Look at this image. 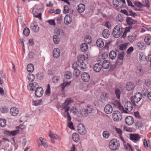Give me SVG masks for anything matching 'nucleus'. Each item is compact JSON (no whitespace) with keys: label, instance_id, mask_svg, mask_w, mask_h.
Instances as JSON below:
<instances>
[{"label":"nucleus","instance_id":"1","mask_svg":"<svg viewBox=\"0 0 151 151\" xmlns=\"http://www.w3.org/2000/svg\"><path fill=\"white\" fill-rule=\"evenodd\" d=\"M121 112L127 114L133 109V106H135L136 104H124V107L122 104H114Z\"/></svg>","mask_w":151,"mask_h":151},{"label":"nucleus","instance_id":"2","mask_svg":"<svg viewBox=\"0 0 151 151\" xmlns=\"http://www.w3.org/2000/svg\"><path fill=\"white\" fill-rule=\"evenodd\" d=\"M68 105L64 104V105L62 106V109H64L65 112L67 113V115L66 116L64 115V116L65 118H67L68 121L69 122L68 125V127L71 129H73L74 128L73 126V123L72 122H70L71 121V117L68 112L70 109L69 106H68Z\"/></svg>","mask_w":151,"mask_h":151},{"label":"nucleus","instance_id":"3","mask_svg":"<svg viewBox=\"0 0 151 151\" xmlns=\"http://www.w3.org/2000/svg\"><path fill=\"white\" fill-rule=\"evenodd\" d=\"M109 146L110 149L111 150H117L120 147L119 142L116 139H113L109 142Z\"/></svg>","mask_w":151,"mask_h":151},{"label":"nucleus","instance_id":"4","mask_svg":"<svg viewBox=\"0 0 151 151\" xmlns=\"http://www.w3.org/2000/svg\"><path fill=\"white\" fill-rule=\"evenodd\" d=\"M122 27L120 24L116 25L114 28L113 31V36L115 38H118L122 34Z\"/></svg>","mask_w":151,"mask_h":151},{"label":"nucleus","instance_id":"5","mask_svg":"<svg viewBox=\"0 0 151 151\" xmlns=\"http://www.w3.org/2000/svg\"><path fill=\"white\" fill-rule=\"evenodd\" d=\"M142 94L139 92H137L134 95L133 97L131 98V101L132 104L138 103L141 99Z\"/></svg>","mask_w":151,"mask_h":151},{"label":"nucleus","instance_id":"6","mask_svg":"<svg viewBox=\"0 0 151 151\" xmlns=\"http://www.w3.org/2000/svg\"><path fill=\"white\" fill-rule=\"evenodd\" d=\"M112 117L113 120L115 121H119L122 118L120 113L118 111H115L112 114Z\"/></svg>","mask_w":151,"mask_h":151},{"label":"nucleus","instance_id":"7","mask_svg":"<svg viewBox=\"0 0 151 151\" xmlns=\"http://www.w3.org/2000/svg\"><path fill=\"white\" fill-rule=\"evenodd\" d=\"M132 28V27L131 26L127 27L125 28L122 27V37L124 38H125L127 35V34L130 32V30Z\"/></svg>","mask_w":151,"mask_h":151},{"label":"nucleus","instance_id":"8","mask_svg":"<svg viewBox=\"0 0 151 151\" xmlns=\"http://www.w3.org/2000/svg\"><path fill=\"white\" fill-rule=\"evenodd\" d=\"M43 89L41 87H37L35 90V95L38 97H41L43 95Z\"/></svg>","mask_w":151,"mask_h":151},{"label":"nucleus","instance_id":"9","mask_svg":"<svg viewBox=\"0 0 151 151\" xmlns=\"http://www.w3.org/2000/svg\"><path fill=\"white\" fill-rule=\"evenodd\" d=\"M78 132L81 134H84L86 133V130L84 126L81 124H79L78 127Z\"/></svg>","mask_w":151,"mask_h":151},{"label":"nucleus","instance_id":"10","mask_svg":"<svg viewBox=\"0 0 151 151\" xmlns=\"http://www.w3.org/2000/svg\"><path fill=\"white\" fill-rule=\"evenodd\" d=\"M134 119L131 116H127L125 119V123L127 125H131L133 123Z\"/></svg>","mask_w":151,"mask_h":151},{"label":"nucleus","instance_id":"11","mask_svg":"<svg viewBox=\"0 0 151 151\" xmlns=\"http://www.w3.org/2000/svg\"><path fill=\"white\" fill-rule=\"evenodd\" d=\"M129 138L130 140L134 141H139L140 138L139 135L136 134H130Z\"/></svg>","mask_w":151,"mask_h":151},{"label":"nucleus","instance_id":"12","mask_svg":"<svg viewBox=\"0 0 151 151\" xmlns=\"http://www.w3.org/2000/svg\"><path fill=\"white\" fill-rule=\"evenodd\" d=\"M81 77L82 80L85 82H88L90 78L89 75L86 72H84L82 74Z\"/></svg>","mask_w":151,"mask_h":151},{"label":"nucleus","instance_id":"13","mask_svg":"<svg viewBox=\"0 0 151 151\" xmlns=\"http://www.w3.org/2000/svg\"><path fill=\"white\" fill-rule=\"evenodd\" d=\"M72 18L71 16L66 15L64 17V22L66 25L70 24L72 21Z\"/></svg>","mask_w":151,"mask_h":151},{"label":"nucleus","instance_id":"14","mask_svg":"<svg viewBox=\"0 0 151 151\" xmlns=\"http://www.w3.org/2000/svg\"><path fill=\"white\" fill-rule=\"evenodd\" d=\"M113 111V108L111 104H107L104 108L105 112L108 114L112 113Z\"/></svg>","mask_w":151,"mask_h":151},{"label":"nucleus","instance_id":"15","mask_svg":"<svg viewBox=\"0 0 151 151\" xmlns=\"http://www.w3.org/2000/svg\"><path fill=\"white\" fill-rule=\"evenodd\" d=\"M126 22L127 24L130 26L137 23L136 20L133 19L129 17H127L126 18Z\"/></svg>","mask_w":151,"mask_h":151},{"label":"nucleus","instance_id":"16","mask_svg":"<svg viewBox=\"0 0 151 151\" xmlns=\"http://www.w3.org/2000/svg\"><path fill=\"white\" fill-rule=\"evenodd\" d=\"M10 114L14 116H17L19 114V111L18 109L15 107H12L10 109Z\"/></svg>","mask_w":151,"mask_h":151},{"label":"nucleus","instance_id":"17","mask_svg":"<svg viewBox=\"0 0 151 151\" xmlns=\"http://www.w3.org/2000/svg\"><path fill=\"white\" fill-rule=\"evenodd\" d=\"M39 139L41 142V144L39 145V146H40L41 145H42L43 147L45 148H46L48 147V145L47 142V141L45 139L43 138L42 137H40L39 138Z\"/></svg>","mask_w":151,"mask_h":151},{"label":"nucleus","instance_id":"18","mask_svg":"<svg viewBox=\"0 0 151 151\" xmlns=\"http://www.w3.org/2000/svg\"><path fill=\"white\" fill-rule=\"evenodd\" d=\"M60 54V50L58 48H55L53 51V56L55 58H58Z\"/></svg>","mask_w":151,"mask_h":151},{"label":"nucleus","instance_id":"19","mask_svg":"<svg viewBox=\"0 0 151 151\" xmlns=\"http://www.w3.org/2000/svg\"><path fill=\"white\" fill-rule=\"evenodd\" d=\"M137 36L134 33L130 34L128 36V40L131 42H132L136 40Z\"/></svg>","mask_w":151,"mask_h":151},{"label":"nucleus","instance_id":"20","mask_svg":"<svg viewBox=\"0 0 151 151\" xmlns=\"http://www.w3.org/2000/svg\"><path fill=\"white\" fill-rule=\"evenodd\" d=\"M109 96V94L105 92L102 93L101 95V101L102 103H104V102L107 99Z\"/></svg>","mask_w":151,"mask_h":151},{"label":"nucleus","instance_id":"21","mask_svg":"<svg viewBox=\"0 0 151 151\" xmlns=\"http://www.w3.org/2000/svg\"><path fill=\"white\" fill-rule=\"evenodd\" d=\"M85 9V5L83 4H79L77 7V9L79 13L83 12Z\"/></svg>","mask_w":151,"mask_h":151},{"label":"nucleus","instance_id":"22","mask_svg":"<svg viewBox=\"0 0 151 151\" xmlns=\"http://www.w3.org/2000/svg\"><path fill=\"white\" fill-rule=\"evenodd\" d=\"M102 67L101 65L99 63L96 64L93 67L94 71L96 72H99L101 70Z\"/></svg>","mask_w":151,"mask_h":151},{"label":"nucleus","instance_id":"23","mask_svg":"<svg viewBox=\"0 0 151 151\" xmlns=\"http://www.w3.org/2000/svg\"><path fill=\"white\" fill-rule=\"evenodd\" d=\"M102 35L103 37L105 38H108L109 36L110 33L108 29L104 30L102 32Z\"/></svg>","mask_w":151,"mask_h":151},{"label":"nucleus","instance_id":"24","mask_svg":"<svg viewBox=\"0 0 151 151\" xmlns=\"http://www.w3.org/2000/svg\"><path fill=\"white\" fill-rule=\"evenodd\" d=\"M72 138L73 141L75 142H78L80 139L78 134L76 133L73 134Z\"/></svg>","mask_w":151,"mask_h":151},{"label":"nucleus","instance_id":"25","mask_svg":"<svg viewBox=\"0 0 151 151\" xmlns=\"http://www.w3.org/2000/svg\"><path fill=\"white\" fill-rule=\"evenodd\" d=\"M30 28L35 32H38L39 28L37 25L32 24L30 25Z\"/></svg>","mask_w":151,"mask_h":151},{"label":"nucleus","instance_id":"26","mask_svg":"<svg viewBox=\"0 0 151 151\" xmlns=\"http://www.w3.org/2000/svg\"><path fill=\"white\" fill-rule=\"evenodd\" d=\"M110 63L107 60H104L103 62L102 67L103 68L106 69L109 66Z\"/></svg>","mask_w":151,"mask_h":151},{"label":"nucleus","instance_id":"27","mask_svg":"<svg viewBox=\"0 0 151 151\" xmlns=\"http://www.w3.org/2000/svg\"><path fill=\"white\" fill-rule=\"evenodd\" d=\"M85 56L83 55H79L78 57V60L79 63L80 64H82L83 63H84V61L85 60Z\"/></svg>","mask_w":151,"mask_h":151},{"label":"nucleus","instance_id":"28","mask_svg":"<svg viewBox=\"0 0 151 151\" xmlns=\"http://www.w3.org/2000/svg\"><path fill=\"white\" fill-rule=\"evenodd\" d=\"M134 86L132 82L128 83L126 85V88L127 90L129 91L134 89Z\"/></svg>","mask_w":151,"mask_h":151},{"label":"nucleus","instance_id":"29","mask_svg":"<svg viewBox=\"0 0 151 151\" xmlns=\"http://www.w3.org/2000/svg\"><path fill=\"white\" fill-rule=\"evenodd\" d=\"M88 47L86 43H83L80 46V48L83 52L86 51L88 49Z\"/></svg>","mask_w":151,"mask_h":151},{"label":"nucleus","instance_id":"30","mask_svg":"<svg viewBox=\"0 0 151 151\" xmlns=\"http://www.w3.org/2000/svg\"><path fill=\"white\" fill-rule=\"evenodd\" d=\"M96 43L97 46L100 47H101L104 45L103 40L101 38L98 39L96 41Z\"/></svg>","mask_w":151,"mask_h":151},{"label":"nucleus","instance_id":"31","mask_svg":"<svg viewBox=\"0 0 151 151\" xmlns=\"http://www.w3.org/2000/svg\"><path fill=\"white\" fill-rule=\"evenodd\" d=\"M55 35L58 37H60L63 35V30L59 28H57L55 32Z\"/></svg>","mask_w":151,"mask_h":151},{"label":"nucleus","instance_id":"32","mask_svg":"<svg viewBox=\"0 0 151 151\" xmlns=\"http://www.w3.org/2000/svg\"><path fill=\"white\" fill-rule=\"evenodd\" d=\"M116 56V54L115 51L112 50L109 53L110 58L112 60L114 59Z\"/></svg>","mask_w":151,"mask_h":151},{"label":"nucleus","instance_id":"33","mask_svg":"<svg viewBox=\"0 0 151 151\" xmlns=\"http://www.w3.org/2000/svg\"><path fill=\"white\" fill-rule=\"evenodd\" d=\"M27 69L28 72L29 73L32 72L34 69L33 65L31 63L29 64L27 66Z\"/></svg>","mask_w":151,"mask_h":151},{"label":"nucleus","instance_id":"34","mask_svg":"<svg viewBox=\"0 0 151 151\" xmlns=\"http://www.w3.org/2000/svg\"><path fill=\"white\" fill-rule=\"evenodd\" d=\"M10 136H15L19 133V129H18L11 131H8L7 132Z\"/></svg>","mask_w":151,"mask_h":151},{"label":"nucleus","instance_id":"35","mask_svg":"<svg viewBox=\"0 0 151 151\" xmlns=\"http://www.w3.org/2000/svg\"><path fill=\"white\" fill-rule=\"evenodd\" d=\"M115 130L116 131V133L118 134V135L120 137L121 139L123 140V138L122 136V130L120 128H118L116 127H115Z\"/></svg>","mask_w":151,"mask_h":151},{"label":"nucleus","instance_id":"36","mask_svg":"<svg viewBox=\"0 0 151 151\" xmlns=\"http://www.w3.org/2000/svg\"><path fill=\"white\" fill-rule=\"evenodd\" d=\"M113 5L115 7L119 6V7H122V5L121 4V1L119 0H114L113 1Z\"/></svg>","mask_w":151,"mask_h":151},{"label":"nucleus","instance_id":"37","mask_svg":"<svg viewBox=\"0 0 151 151\" xmlns=\"http://www.w3.org/2000/svg\"><path fill=\"white\" fill-rule=\"evenodd\" d=\"M80 112L81 115L84 117L86 116L88 113V111L86 110V108H83L81 109L80 111Z\"/></svg>","mask_w":151,"mask_h":151},{"label":"nucleus","instance_id":"38","mask_svg":"<svg viewBox=\"0 0 151 151\" xmlns=\"http://www.w3.org/2000/svg\"><path fill=\"white\" fill-rule=\"evenodd\" d=\"M128 44V43H125L120 45L119 46V49L121 50H125L127 47Z\"/></svg>","mask_w":151,"mask_h":151},{"label":"nucleus","instance_id":"39","mask_svg":"<svg viewBox=\"0 0 151 151\" xmlns=\"http://www.w3.org/2000/svg\"><path fill=\"white\" fill-rule=\"evenodd\" d=\"M70 82H64L63 83H61L60 84V86L62 88V90L63 91V90H64L65 88L67 86L70 85Z\"/></svg>","mask_w":151,"mask_h":151},{"label":"nucleus","instance_id":"40","mask_svg":"<svg viewBox=\"0 0 151 151\" xmlns=\"http://www.w3.org/2000/svg\"><path fill=\"white\" fill-rule=\"evenodd\" d=\"M49 135L51 138H53L56 139H58V140H60L61 139V138L60 136L52 133H50Z\"/></svg>","mask_w":151,"mask_h":151},{"label":"nucleus","instance_id":"41","mask_svg":"<svg viewBox=\"0 0 151 151\" xmlns=\"http://www.w3.org/2000/svg\"><path fill=\"white\" fill-rule=\"evenodd\" d=\"M80 70L83 71L86 70L87 69L86 65L85 63L80 64Z\"/></svg>","mask_w":151,"mask_h":151},{"label":"nucleus","instance_id":"42","mask_svg":"<svg viewBox=\"0 0 151 151\" xmlns=\"http://www.w3.org/2000/svg\"><path fill=\"white\" fill-rule=\"evenodd\" d=\"M84 41L85 43L90 44L92 42V40L91 37L89 36H86L85 37Z\"/></svg>","mask_w":151,"mask_h":151},{"label":"nucleus","instance_id":"43","mask_svg":"<svg viewBox=\"0 0 151 151\" xmlns=\"http://www.w3.org/2000/svg\"><path fill=\"white\" fill-rule=\"evenodd\" d=\"M0 111L2 113H6L8 111V109L6 106H3L0 108Z\"/></svg>","mask_w":151,"mask_h":151},{"label":"nucleus","instance_id":"44","mask_svg":"<svg viewBox=\"0 0 151 151\" xmlns=\"http://www.w3.org/2000/svg\"><path fill=\"white\" fill-rule=\"evenodd\" d=\"M64 77L66 79H69L72 77V74L70 72L67 71L65 73Z\"/></svg>","mask_w":151,"mask_h":151},{"label":"nucleus","instance_id":"45","mask_svg":"<svg viewBox=\"0 0 151 151\" xmlns=\"http://www.w3.org/2000/svg\"><path fill=\"white\" fill-rule=\"evenodd\" d=\"M144 41L146 43L147 45L151 44V38L150 37H146L144 39Z\"/></svg>","mask_w":151,"mask_h":151},{"label":"nucleus","instance_id":"46","mask_svg":"<svg viewBox=\"0 0 151 151\" xmlns=\"http://www.w3.org/2000/svg\"><path fill=\"white\" fill-rule=\"evenodd\" d=\"M6 125V121L3 119H0V127H4Z\"/></svg>","mask_w":151,"mask_h":151},{"label":"nucleus","instance_id":"47","mask_svg":"<svg viewBox=\"0 0 151 151\" xmlns=\"http://www.w3.org/2000/svg\"><path fill=\"white\" fill-rule=\"evenodd\" d=\"M53 39L54 43L55 44H58L60 42V39L58 38V37L55 35L53 36Z\"/></svg>","mask_w":151,"mask_h":151},{"label":"nucleus","instance_id":"48","mask_svg":"<svg viewBox=\"0 0 151 151\" xmlns=\"http://www.w3.org/2000/svg\"><path fill=\"white\" fill-rule=\"evenodd\" d=\"M125 55V53L124 52L119 53L118 54V59L120 60H122Z\"/></svg>","mask_w":151,"mask_h":151},{"label":"nucleus","instance_id":"49","mask_svg":"<svg viewBox=\"0 0 151 151\" xmlns=\"http://www.w3.org/2000/svg\"><path fill=\"white\" fill-rule=\"evenodd\" d=\"M30 33V31L28 28H25L24 30L23 33L24 35L26 36H28Z\"/></svg>","mask_w":151,"mask_h":151},{"label":"nucleus","instance_id":"50","mask_svg":"<svg viewBox=\"0 0 151 151\" xmlns=\"http://www.w3.org/2000/svg\"><path fill=\"white\" fill-rule=\"evenodd\" d=\"M102 134L103 137L105 139L108 138L110 136L109 132L107 131H104Z\"/></svg>","mask_w":151,"mask_h":151},{"label":"nucleus","instance_id":"51","mask_svg":"<svg viewBox=\"0 0 151 151\" xmlns=\"http://www.w3.org/2000/svg\"><path fill=\"white\" fill-rule=\"evenodd\" d=\"M119 60H117L115 62V64L112 66H111V68H115V67L117 65H121L122 64V63L120 62Z\"/></svg>","mask_w":151,"mask_h":151},{"label":"nucleus","instance_id":"52","mask_svg":"<svg viewBox=\"0 0 151 151\" xmlns=\"http://www.w3.org/2000/svg\"><path fill=\"white\" fill-rule=\"evenodd\" d=\"M27 77L29 80L30 82L33 81L35 79L34 75L32 74H29Z\"/></svg>","mask_w":151,"mask_h":151},{"label":"nucleus","instance_id":"53","mask_svg":"<svg viewBox=\"0 0 151 151\" xmlns=\"http://www.w3.org/2000/svg\"><path fill=\"white\" fill-rule=\"evenodd\" d=\"M115 93L117 98L118 99H119L120 98V94L121 93L120 89L118 88L116 89L115 90Z\"/></svg>","mask_w":151,"mask_h":151},{"label":"nucleus","instance_id":"54","mask_svg":"<svg viewBox=\"0 0 151 151\" xmlns=\"http://www.w3.org/2000/svg\"><path fill=\"white\" fill-rule=\"evenodd\" d=\"M144 43L143 42H139L137 44L138 48L140 50H142L144 47Z\"/></svg>","mask_w":151,"mask_h":151},{"label":"nucleus","instance_id":"55","mask_svg":"<svg viewBox=\"0 0 151 151\" xmlns=\"http://www.w3.org/2000/svg\"><path fill=\"white\" fill-rule=\"evenodd\" d=\"M86 109L88 111V113H91L93 110L92 106L91 104H89L86 107Z\"/></svg>","mask_w":151,"mask_h":151},{"label":"nucleus","instance_id":"56","mask_svg":"<svg viewBox=\"0 0 151 151\" xmlns=\"http://www.w3.org/2000/svg\"><path fill=\"white\" fill-rule=\"evenodd\" d=\"M136 72L137 74H142L143 73V72L142 70V67H138L136 71Z\"/></svg>","mask_w":151,"mask_h":151},{"label":"nucleus","instance_id":"57","mask_svg":"<svg viewBox=\"0 0 151 151\" xmlns=\"http://www.w3.org/2000/svg\"><path fill=\"white\" fill-rule=\"evenodd\" d=\"M80 73V71L79 69L74 70L73 74V75L76 76H79Z\"/></svg>","mask_w":151,"mask_h":151},{"label":"nucleus","instance_id":"58","mask_svg":"<svg viewBox=\"0 0 151 151\" xmlns=\"http://www.w3.org/2000/svg\"><path fill=\"white\" fill-rule=\"evenodd\" d=\"M74 103L73 101L70 98H69L67 99L64 104H70L71 103Z\"/></svg>","mask_w":151,"mask_h":151},{"label":"nucleus","instance_id":"59","mask_svg":"<svg viewBox=\"0 0 151 151\" xmlns=\"http://www.w3.org/2000/svg\"><path fill=\"white\" fill-rule=\"evenodd\" d=\"M79 63L74 62L73 64L72 68L74 70H76L78 69V68L79 66Z\"/></svg>","mask_w":151,"mask_h":151},{"label":"nucleus","instance_id":"60","mask_svg":"<svg viewBox=\"0 0 151 151\" xmlns=\"http://www.w3.org/2000/svg\"><path fill=\"white\" fill-rule=\"evenodd\" d=\"M32 86H34V87H35L36 88H37V87H38V85L37 83L36 82H34L31 83H30L29 84V87L30 88H30H32Z\"/></svg>","mask_w":151,"mask_h":151},{"label":"nucleus","instance_id":"61","mask_svg":"<svg viewBox=\"0 0 151 151\" xmlns=\"http://www.w3.org/2000/svg\"><path fill=\"white\" fill-rule=\"evenodd\" d=\"M37 78L38 79L41 80L43 79L44 76L43 74L41 73H38L36 75Z\"/></svg>","mask_w":151,"mask_h":151},{"label":"nucleus","instance_id":"62","mask_svg":"<svg viewBox=\"0 0 151 151\" xmlns=\"http://www.w3.org/2000/svg\"><path fill=\"white\" fill-rule=\"evenodd\" d=\"M69 9L68 7L66 5L64 7L63 13L64 14H67L69 12Z\"/></svg>","mask_w":151,"mask_h":151},{"label":"nucleus","instance_id":"63","mask_svg":"<svg viewBox=\"0 0 151 151\" xmlns=\"http://www.w3.org/2000/svg\"><path fill=\"white\" fill-rule=\"evenodd\" d=\"M59 79L58 76H55L52 78V81L54 83H56L59 81Z\"/></svg>","mask_w":151,"mask_h":151},{"label":"nucleus","instance_id":"64","mask_svg":"<svg viewBox=\"0 0 151 151\" xmlns=\"http://www.w3.org/2000/svg\"><path fill=\"white\" fill-rule=\"evenodd\" d=\"M134 4L136 6L139 7H141L142 6H144V5H142L140 2L137 1H135Z\"/></svg>","mask_w":151,"mask_h":151}]
</instances>
